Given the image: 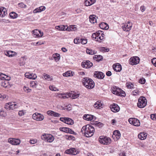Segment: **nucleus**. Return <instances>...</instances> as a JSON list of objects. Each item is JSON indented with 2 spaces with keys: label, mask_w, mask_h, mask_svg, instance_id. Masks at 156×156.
Wrapping results in <instances>:
<instances>
[{
  "label": "nucleus",
  "mask_w": 156,
  "mask_h": 156,
  "mask_svg": "<svg viewBox=\"0 0 156 156\" xmlns=\"http://www.w3.org/2000/svg\"><path fill=\"white\" fill-rule=\"evenodd\" d=\"M94 129L93 126L89 125L83 126L82 128L81 132L84 134L85 136L87 137H90L94 133Z\"/></svg>",
  "instance_id": "nucleus-1"
},
{
  "label": "nucleus",
  "mask_w": 156,
  "mask_h": 156,
  "mask_svg": "<svg viewBox=\"0 0 156 156\" xmlns=\"http://www.w3.org/2000/svg\"><path fill=\"white\" fill-rule=\"evenodd\" d=\"M83 85L88 89L93 88L94 87V83L92 80L87 77L83 78L82 80Z\"/></svg>",
  "instance_id": "nucleus-2"
},
{
  "label": "nucleus",
  "mask_w": 156,
  "mask_h": 156,
  "mask_svg": "<svg viewBox=\"0 0 156 156\" xmlns=\"http://www.w3.org/2000/svg\"><path fill=\"white\" fill-rule=\"evenodd\" d=\"M92 37L96 41L99 42H101L105 40V35L101 31H98L93 34Z\"/></svg>",
  "instance_id": "nucleus-3"
},
{
  "label": "nucleus",
  "mask_w": 156,
  "mask_h": 156,
  "mask_svg": "<svg viewBox=\"0 0 156 156\" xmlns=\"http://www.w3.org/2000/svg\"><path fill=\"white\" fill-rule=\"evenodd\" d=\"M111 90L113 94L119 96H125L126 95L125 92L123 91L116 86H114L112 88Z\"/></svg>",
  "instance_id": "nucleus-4"
},
{
  "label": "nucleus",
  "mask_w": 156,
  "mask_h": 156,
  "mask_svg": "<svg viewBox=\"0 0 156 156\" xmlns=\"http://www.w3.org/2000/svg\"><path fill=\"white\" fill-rule=\"evenodd\" d=\"M147 104V100L144 97H141L138 99V101L137 103V105L138 107L143 108Z\"/></svg>",
  "instance_id": "nucleus-5"
},
{
  "label": "nucleus",
  "mask_w": 156,
  "mask_h": 156,
  "mask_svg": "<svg viewBox=\"0 0 156 156\" xmlns=\"http://www.w3.org/2000/svg\"><path fill=\"white\" fill-rule=\"evenodd\" d=\"M99 142L103 144H109L111 142V139L107 136H100L99 138Z\"/></svg>",
  "instance_id": "nucleus-6"
},
{
  "label": "nucleus",
  "mask_w": 156,
  "mask_h": 156,
  "mask_svg": "<svg viewBox=\"0 0 156 156\" xmlns=\"http://www.w3.org/2000/svg\"><path fill=\"white\" fill-rule=\"evenodd\" d=\"M122 27L123 30L126 31H129L132 27V23L130 21H128L125 24L123 23Z\"/></svg>",
  "instance_id": "nucleus-7"
},
{
  "label": "nucleus",
  "mask_w": 156,
  "mask_h": 156,
  "mask_svg": "<svg viewBox=\"0 0 156 156\" xmlns=\"http://www.w3.org/2000/svg\"><path fill=\"white\" fill-rule=\"evenodd\" d=\"M140 59L137 56L131 57L129 60V64L132 65H136L138 64L140 62Z\"/></svg>",
  "instance_id": "nucleus-8"
},
{
  "label": "nucleus",
  "mask_w": 156,
  "mask_h": 156,
  "mask_svg": "<svg viewBox=\"0 0 156 156\" xmlns=\"http://www.w3.org/2000/svg\"><path fill=\"white\" fill-rule=\"evenodd\" d=\"M8 142L13 145H19L20 143V140L19 139L10 138L8 139Z\"/></svg>",
  "instance_id": "nucleus-9"
},
{
  "label": "nucleus",
  "mask_w": 156,
  "mask_h": 156,
  "mask_svg": "<svg viewBox=\"0 0 156 156\" xmlns=\"http://www.w3.org/2000/svg\"><path fill=\"white\" fill-rule=\"evenodd\" d=\"M60 120L68 125H72L74 124L73 120L69 118H60Z\"/></svg>",
  "instance_id": "nucleus-10"
},
{
  "label": "nucleus",
  "mask_w": 156,
  "mask_h": 156,
  "mask_svg": "<svg viewBox=\"0 0 156 156\" xmlns=\"http://www.w3.org/2000/svg\"><path fill=\"white\" fill-rule=\"evenodd\" d=\"M33 36L35 38H39L42 37L43 35V32L38 30H34L32 31Z\"/></svg>",
  "instance_id": "nucleus-11"
},
{
  "label": "nucleus",
  "mask_w": 156,
  "mask_h": 156,
  "mask_svg": "<svg viewBox=\"0 0 156 156\" xmlns=\"http://www.w3.org/2000/svg\"><path fill=\"white\" fill-rule=\"evenodd\" d=\"M128 121L130 124H133L135 126H139L140 125L139 120L136 119L129 118L128 120Z\"/></svg>",
  "instance_id": "nucleus-12"
},
{
  "label": "nucleus",
  "mask_w": 156,
  "mask_h": 156,
  "mask_svg": "<svg viewBox=\"0 0 156 156\" xmlns=\"http://www.w3.org/2000/svg\"><path fill=\"white\" fill-rule=\"evenodd\" d=\"M78 151L75 148H70L65 151V153L73 155H75L77 154Z\"/></svg>",
  "instance_id": "nucleus-13"
},
{
  "label": "nucleus",
  "mask_w": 156,
  "mask_h": 156,
  "mask_svg": "<svg viewBox=\"0 0 156 156\" xmlns=\"http://www.w3.org/2000/svg\"><path fill=\"white\" fill-rule=\"evenodd\" d=\"M93 65V63L88 60L82 63V66L84 68H89L92 67Z\"/></svg>",
  "instance_id": "nucleus-14"
},
{
  "label": "nucleus",
  "mask_w": 156,
  "mask_h": 156,
  "mask_svg": "<svg viewBox=\"0 0 156 156\" xmlns=\"http://www.w3.org/2000/svg\"><path fill=\"white\" fill-rule=\"evenodd\" d=\"M110 108L111 111L114 112H118L120 110V108L118 105L115 104H113L110 105Z\"/></svg>",
  "instance_id": "nucleus-15"
},
{
  "label": "nucleus",
  "mask_w": 156,
  "mask_h": 156,
  "mask_svg": "<svg viewBox=\"0 0 156 156\" xmlns=\"http://www.w3.org/2000/svg\"><path fill=\"white\" fill-rule=\"evenodd\" d=\"M94 76L97 78L102 79L104 77L105 75L102 72L95 71L94 73Z\"/></svg>",
  "instance_id": "nucleus-16"
},
{
  "label": "nucleus",
  "mask_w": 156,
  "mask_h": 156,
  "mask_svg": "<svg viewBox=\"0 0 156 156\" xmlns=\"http://www.w3.org/2000/svg\"><path fill=\"white\" fill-rule=\"evenodd\" d=\"M25 76L27 78L33 80L35 79L37 77V76L35 74L30 73H25Z\"/></svg>",
  "instance_id": "nucleus-17"
},
{
  "label": "nucleus",
  "mask_w": 156,
  "mask_h": 156,
  "mask_svg": "<svg viewBox=\"0 0 156 156\" xmlns=\"http://www.w3.org/2000/svg\"><path fill=\"white\" fill-rule=\"evenodd\" d=\"M113 68L115 71L117 72H120L122 69L121 65L119 63L114 64L113 66Z\"/></svg>",
  "instance_id": "nucleus-18"
},
{
  "label": "nucleus",
  "mask_w": 156,
  "mask_h": 156,
  "mask_svg": "<svg viewBox=\"0 0 156 156\" xmlns=\"http://www.w3.org/2000/svg\"><path fill=\"white\" fill-rule=\"evenodd\" d=\"M7 14L6 9L3 7H0V16L3 17Z\"/></svg>",
  "instance_id": "nucleus-19"
},
{
  "label": "nucleus",
  "mask_w": 156,
  "mask_h": 156,
  "mask_svg": "<svg viewBox=\"0 0 156 156\" xmlns=\"http://www.w3.org/2000/svg\"><path fill=\"white\" fill-rule=\"evenodd\" d=\"M120 136L121 134L119 131L115 130L113 132L112 137L114 138H115L117 140L120 138Z\"/></svg>",
  "instance_id": "nucleus-20"
},
{
  "label": "nucleus",
  "mask_w": 156,
  "mask_h": 156,
  "mask_svg": "<svg viewBox=\"0 0 156 156\" xmlns=\"http://www.w3.org/2000/svg\"><path fill=\"white\" fill-rule=\"evenodd\" d=\"M5 55L9 57H12L17 55V53L14 51H9L5 52Z\"/></svg>",
  "instance_id": "nucleus-21"
},
{
  "label": "nucleus",
  "mask_w": 156,
  "mask_h": 156,
  "mask_svg": "<svg viewBox=\"0 0 156 156\" xmlns=\"http://www.w3.org/2000/svg\"><path fill=\"white\" fill-rule=\"evenodd\" d=\"M94 116L88 114L85 115H83V118L84 119L87 121H91L94 119Z\"/></svg>",
  "instance_id": "nucleus-22"
},
{
  "label": "nucleus",
  "mask_w": 156,
  "mask_h": 156,
  "mask_svg": "<svg viewBox=\"0 0 156 156\" xmlns=\"http://www.w3.org/2000/svg\"><path fill=\"white\" fill-rule=\"evenodd\" d=\"M96 1V0H86L84 4L86 6H88L94 4Z\"/></svg>",
  "instance_id": "nucleus-23"
},
{
  "label": "nucleus",
  "mask_w": 156,
  "mask_h": 156,
  "mask_svg": "<svg viewBox=\"0 0 156 156\" xmlns=\"http://www.w3.org/2000/svg\"><path fill=\"white\" fill-rule=\"evenodd\" d=\"M147 136V133L145 132L140 133L138 135L139 138L141 140H144L146 139Z\"/></svg>",
  "instance_id": "nucleus-24"
},
{
  "label": "nucleus",
  "mask_w": 156,
  "mask_h": 156,
  "mask_svg": "<svg viewBox=\"0 0 156 156\" xmlns=\"http://www.w3.org/2000/svg\"><path fill=\"white\" fill-rule=\"evenodd\" d=\"M94 106L96 109H100L102 108V104L99 101H97L94 104Z\"/></svg>",
  "instance_id": "nucleus-25"
},
{
  "label": "nucleus",
  "mask_w": 156,
  "mask_h": 156,
  "mask_svg": "<svg viewBox=\"0 0 156 156\" xmlns=\"http://www.w3.org/2000/svg\"><path fill=\"white\" fill-rule=\"evenodd\" d=\"M95 17L96 16L94 15H92L90 16L89 17V20L91 23H94L96 22V19Z\"/></svg>",
  "instance_id": "nucleus-26"
},
{
  "label": "nucleus",
  "mask_w": 156,
  "mask_h": 156,
  "mask_svg": "<svg viewBox=\"0 0 156 156\" xmlns=\"http://www.w3.org/2000/svg\"><path fill=\"white\" fill-rule=\"evenodd\" d=\"M49 115L55 117H60L61 115L60 114L52 111L49 110Z\"/></svg>",
  "instance_id": "nucleus-27"
},
{
  "label": "nucleus",
  "mask_w": 156,
  "mask_h": 156,
  "mask_svg": "<svg viewBox=\"0 0 156 156\" xmlns=\"http://www.w3.org/2000/svg\"><path fill=\"white\" fill-rule=\"evenodd\" d=\"M41 138L42 140L48 142L49 140V134H44L41 136Z\"/></svg>",
  "instance_id": "nucleus-28"
},
{
  "label": "nucleus",
  "mask_w": 156,
  "mask_h": 156,
  "mask_svg": "<svg viewBox=\"0 0 156 156\" xmlns=\"http://www.w3.org/2000/svg\"><path fill=\"white\" fill-rule=\"evenodd\" d=\"M26 59L27 58L25 56L22 57L20 58V64L21 66L25 64Z\"/></svg>",
  "instance_id": "nucleus-29"
},
{
  "label": "nucleus",
  "mask_w": 156,
  "mask_h": 156,
  "mask_svg": "<svg viewBox=\"0 0 156 156\" xmlns=\"http://www.w3.org/2000/svg\"><path fill=\"white\" fill-rule=\"evenodd\" d=\"M70 105H65L64 107L62 106H60L61 107H59L60 109L62 110L66 109L68 110H71V108Z\"/></svg>",
  "instance_id": "nucleus-30"
},
{
  "label": "nucleus",
  "mask_w": 156,
  "mask_h": 156,
  "mask_svg": "<svg viewBox=\"0 0 156 156\" xmlns=\"http://www.w3.org/2000/svg\"><path fill=\"white\" fill-rule=\"evenodd\" d=\"M93 58L94 59L99 62L102 60L103 57L101 55H95Z\"/></svg>",
  "instance_id": "nucleus-31"
},
{
  "label": "nucleus",
  "mask_w": 156,
  "mask_h": 156,
  "mask_svg": "<svg viewBox=\"0 0 156 156\" xmlns=\"http://www.w3.org/2000/svg\"><path fill=\"white\" fill-rule=\"evenodd\" d=\"M52 58H54L56 62H57L59 60L60 58V55L58 54H55L53 55Z\"/></svg>",
  "instance_id": "nucleus-32"
},
{
  "label": "nucleus",
  "mask_w": 156,
  "mask_h": 156,
  "mask_svg": "<svg viewBox=\"0 0 156 156\" xmlns=\"http://www.w3.org/2000/svg\"><path fill=\"white\" fill-rule=\"evenodd\" d=\"M66 27L63 25L56 26L55 27L56 29L60 31L64 30H65Z\"/></svg>",
  "instance_id": "nucleus-33"
},
{
  "label": "nucleus",
  "mask_w": 156,
  "mask_h": 156,
  "mask_svg": "<svg viewBox=\"0 0 156 156\" xmlns=\"http://www.w3.org/2000/svg\"><path fill=\"white\" fill-rule=\"evenodd\" d=\"M107 24L105 23H101L100 25V27L102 29H108V26H107Z\"/></svg>",
  "instance_id": "nucleus-34"
},
{
  "label": "nucleus",
  "mask_w": 156,
  "mask_h": 156,
  "mask_svg": "<svg viewBox=\"0 0 156 156\" xmlns=\"http://www.w3.org/2000/svg\"><path fill=\"white\" fill-rule=\"evenodd\" d=\"M19 106H20L17 104H15V102H13V104H12V103L10 102V109H11L17 108Z\"/></svg>",
  "instance_id": "nucleus-35"
},
{
  "label": "nucleus",
  "mask_w": 156,
  "mask_h": 156,
  "mask_svg": "<svg viewBox=\"0 0 156 156\" xmlns=\"http://www.w3.org/2000/svg\"><path fill=\"white\" fill-rule=\"evenodd\" d=\"M73 72L71 71H68L63 74V76H64L68 77L73 76Z\"/></svg>",
  "instance_id": "nucleus-36"
},
{
  "label": "nucleus",
  "mask_w": 156,
  "mask_h": 156,
  "mask_svg": "<svg viewBox=\"0 0 156 156\" xmlns=\"http://www.w3.org/2000/svg\"><path fill=\"white\" fill-rule=\"evenodd\" d=\"M37 121H40L43 120L44 119V116L41 115L40 113H37Z\"/></svg>",
  "instance_id": "nucleus-37"
},
{
  "label": "nucleus",
  "mask_w": 156,
  "mask_h": 156,
  "mask_svg": "<svg viewBox=\"0 0 156 156\" xmlns=\"http://www.w3.org/2000/svg\"><path fill=\"white\" fill-rule=\"evenodd\" d=\"M86 52L90 55H93L96 53L95 51L90 49H87Z\"/></svg>",
  "instance_id": "nucleus-38"
},
{
  "label": "nucleus",
  "mask_w": 156,
  "mask_h": 156,
  "mask_svg": "<svg viewBox=\"0 0 156 156\" xmlns=\"http://www.w3.org/2000/svg\"><path fill=\"white\" fill-rule=\"evenodd\" d=\"M9 15L11 18L12 19L16 18L18 16L17 14L14 12H11L9 14Z\"/></svg>",
  "instance_id": "nucleus-39"
},
{
  "label": "nucleus",
  "mask_w": 156,
  "mask_h": 156,
  "mask_svg": "<svg viewBox=\"0 0 156 156\" xmlns=\"http://www.w3.org/2000/svg\"><path fill=\"white\" fill-rule=\"evenodd\" d=\"M81 41V39L79 38V37H77L74 40V43L76 44H79Z\"/></svg>",
  "instance_id": "nucleus-40"
},
{
  "label": "nucleus",
  "mask_w": 156,
  "mask_h": 156,
  "mask_svg": "<svg viewBox=\"0 0 156 156\" xmlns=\"http://www.w3.org/2000/svg\"><path fill=\"white\" fill-rule=\"evenodd\" d=\"M37 85V82L36 81H32L30 83V87L36 88Z\"/></svg>",
  "instance_id": "nucleus-41"
},
{
  "label": "nucleus",
  "mask_w": 156,
  "mask_h": 156,
  "mask_svg": "<svg viewBox=\"0 0 156 156\" xmlns=\"http://www.w3.org/2000/svg\"><path fill=\"white\" fill-rule=\"evenodd\" d=\"M49 89L54 91H58V90L57 88L53 86H49Z\"/></svg>",
  "instance_id": "nucleus-42"
},
{
  "label": "nucleus",
  "mask_w": 156,
  "mask_h": 156,
  "mask_svg": "<svg viewBox=\"0 0 156 156\" xmlns=\"http://www.w3.org/2000/svg\"><path fill=\"white\" fill-rule=\"evenodd\" d=\"M69 96L70 97H72V98L73 99H75L77 98L79 96V94H77L76 95H74V94H69Z\"/></svg>",
  "instance_id": "nucleus-43"
},
{
  "label": "nucleus",
  "mask_w": 156,
  "mask_h": 156,
  "mask_svg": "<svg viewBox=\"0 0 156 156\" xmlns=\"http://www.w3.org/2000/svg\"><path fill=\"white\" fill-rule=\"evenodd\" d=\"M68 129V128L67 127L60 128H59V130L61 131L67 133Z\"/></svg>",
  "instance_id": "nucleus-44"
},
{
  "label": "nucleus",
  "mask_w": 156,
  "mask_h": 156,
  "mask_svg": "<svg viewBox=\"0 0 156 156\" xmlns=\"http://www.w3.org/2000/svg\"><path fill=\"white\" fill-rule=\"evenodd\" d=\"M87 39L86 38H81V43L82 44H85L87 43Z\"/></svg>",
  "instance_id": "nucleus-45"
},
{
  "label": "nucleus",
  "mask_w": 156,
  "mask_h": 156,
  "mask_svg": "<svg viewBox=\"0 0 156 156\" xmlns=\"http://www.w3.org/2000/svg\"><path fill=\"white\" fill-rule=\"evenodd\" d=\"M145 82L146 80L145 79L143 78H142L140 79L139 80V83L142 84H144L145 83Z\"/></svg>",
  "instance_id": "nucleus-46"
},
{
  "label": "nucleus",
  "mask_w": 156,
  "mask_h": 156,
  "mask_svg": "<svg viewBox=\"0 0 156 156\" xmlns=\"http://www.w3.org/2000/svg\"><path fill=\"white\" fill-rule=\"evenodd\" d=\"M126 86L128 88L132 89L133 88V85L132 83H127Z\"/></svg>",
  "instance_id": "nucleus-47"
},
{
  "label": "nucleus",
  "mask_w": 156,
  "mask_h": 156,
  "mask_svg": "<svg viewBox=\"0 0 156 156\" xmlns=\"http://www.w3.org/2000/svg\"><path fill=\"white\" fill-rule=\"evenodd\" d=\"M54 139V137L52 135L49 134V143L52 142Z\"/></svg>",
  "instance_id": "nucleus-48"
},
{
  "label": "nucleus",
  "mask_w": 156,
  "mask_h": 156,
  "mask_svg": "<svg viewBox=\"0 0 156 156\" xmlns=\"http://www.w3.org/2000/svg\"><path fill=\"white\" fill-rule=\"evenodd\" d=\"M6 82H8V81H2L1 84L2 86L5 87H7V84H6Z\"/></svg>",
  "instance_id": "nucleus-49"
},
{
  "label": "nucleus",
  "mask_w": 156,
  "mask_h": 156,
  "mask_svg": "<svg viewBox=\"0 0 156 156\" xmlns=\"http://www.w3.org/2000/svg\"><path fill=\"white\" fill-rule=\"evenodd\" d=\"M0 115L2 117H5L6 116V113L3 110L0 111Z\"/></svg>",
  "instance_id": "nucleus-50"
},
{
  "label": "nucleus",
  "mask_w": 156,
  "mask_h": 156,
  "mask_svg": "<svg viewBox=\"0 0 156 156\" xmlns=\"http://www.w3.org/2000/svg\"><path fill=\"white\" fill-rule=\"evenodd\" d=\"M40 9V7L39 8H37L36 9H35L34 10L33 12L34 13H35L41 12V10Z\"/></svg>",
  "instance_id": "nucleus-51"
},
{
  "label": "nucleus",
  "mask_w": 156,
  "mask_h": 156,
  "mask_svg": "<svg viewBox=\"0 0 156 156\" xmlns=\"http://www.w3.org/2000/svg\"><path fill=\"white\" fill-rule=\"evenodd\" d=\"M42 77L43 79L45 80L47 79L48 78H49V76L47 74L44 73L42 75Z\"/></svg>",
  "instance_id": "nucleus-52"
},
{
  "label": "nucleus",
  "mask_w": 156,
  "mask_h": 156,
  "mask_svg": "<svg viewBox=\"0 0 156 156\" xmlns=\"http://www.w3.org/2000/svg\"><path fill=\"white\" fill-rule=\"evenodd\" d=\"M67 133H69L71 134H75L76 133L73 131L71 129L68 128Z\"/></svg>",
  "instance_id": "nucleus-53"
},
{
  "label": "nucleus",
  "mask_w": 156,
  "mask_h": 156,
  "mask_svg": "<svg viewBox=\"0 0 156 156\" xmlns=\"http://www.w3.org/2000/svg\"><path fill=\"white\" fill-rule=\"evenodd\" d=\"M94 124H95L96 125L99 127H101L102 126V124L101 122H97V121L95 122L94 123Z\"/></svg>",
  "instance_id": "nucleus-54"
},
{
  "label": "nucleus",
  "mask_w": 156,
  "mask_h": 156,
  "mask_svg": "<svg viewBox=\"0 0 156 156\" xmlns=\"http://www.w3.org/2000/svg\"><path fill=\"white\" fill-rule=\"evenodd\" d=\"M24 90L27 92H30L31 91V89H29L28 87L24 86L23 87Z\"/></svg>",
  "instance_id": "nucleus-55"
},
{
  "label": "nucleus",
  "mask_w": 156,
  "mask_h": 156,
  "mask_svg": "<svg viewBox=\"0 0 156 156\" xmlns=\"http://www.w3.org/2000/svg\"><path fill=\"white\" fill-rule=\"evenodd\" d=\"M59 97L60 98H68V97L66 96V95L65 94H60L59 95Z\"/></svg>",
  "instance_id": "nucleus-56"
},
{
  "label": "nucleus",
  "mask_w": 156,
  "mask_h": 156,
  "mask_svg": "<svg viewBox=\"0 0 156 156\" xmlns=\"http://www.w3.org/2000/svg\"><path fill=\"white\" fill-rule=\"evenodd\" d=\"M139 92L137 90H134L132 92V94L134 96H136L137 94L139 95Z\"/></svg>",
  "instance_id": "nucleus-57"
},
{
  "label": "nucleus",
  "mask_w": 156,
  "mask_h": 156,
  "mask_svg": "<svg viewBox=\"0 0 156 156\" xmlns=\"http://www.w3.org/2000/svg\"><path fill=\"white\" fill-rule=\"evenodd\" d=\"M5 108L7 109H10V102L6 104L5 106Z\"/></svg>",
  "instance_id": "nucleus-58"
},
{
  "label": "nucleus",
  "mask_w": 156,
  "mask_h": 156,
  "mask_svg": "<svg viewBox=\"0 0 156 156\" xmlns=\"http://www.w3.org/2000/svg\"><path fill=\"white\" fill-rule=\"evenodd\" d=\"M33 119L35 120H37V112L34 114L32 115Z\"/></svg>",
  "instance_id": "nucleus-59"
},
{
  "label": "nucleus",
  "mask_w": 156,
  "mask_h": 156,
  "mask_svg": "<svg viewBox=\"0 0 156 156\" xmlns=\"http://www.w3.org/2000/svg\"><path fill=\"white\" fill-rule=\"evenodd\" d=\"M152 63L156 67V58H154L151 60Z\"/></svg>",
  "instance_id": "nucleus-60"
},
{
  "label": "nucleus",
  "mask_w": 156,
  "mask_h": 156,
  "mask_svg": "<svg viewBox=\"0 0 156 156\" xmlns=\"http://www.w3.org/2000/svg\"><path fill=\"white\" fill-rule=\"evenodd\" d=\"M7 76L3 74L0 75V77H1L0 78H3L5 80L7 78L6 77H7Z\"/></svg>",
  "instance_id": "nucleus-61"
},
{
  "label": "nucleus",
  "mask_w": 156,
  "mask_h": 156,
  "mask_svg": "<svg viewBox=\"0 0 156 156\" xmlns=\"http://www.w3.org/2000/svg\"><path fill=\"white\" fill-rule=\"evenodd\" d=\"M6 95L4 94H0V98L4 99L6 98Z\"/></svg>",
  "instance_id": "nucleus-62"
},
{
  "label": "nucleus",
  "mask_w": 156,
  "mask_h": 156,
  "mask_svg": "<svg viewBox=\"0 0 156 156\" xmlns=\"http://www.w3.org/2000/svg\"><path fill=\"white\" fill-rule=\"evenodd\" d=\"M156 114H151V119L156 120Z\"/></svg>",
  "instance_id": "nucleus-63"
},
{
  "label": "nucleus",
  "mask_w": 156,
  "mask_h": 156,
  "mask_svg": "<svg viewBox=\"0 0 156 156\" xmlns=\"http://www.w3.org/2000/svg\"><path fill=\"white\" fill-rule=\"evenodd\" d=\"M37 142V140L36 139H34L33 140H31L30 141V143L31 144H34Z\"/></svg>",
  "instance_id": "nucleus-64"
}]
</instances>
